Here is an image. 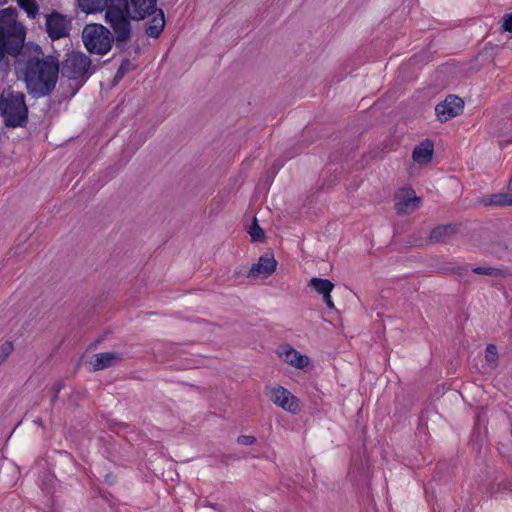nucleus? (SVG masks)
<instances>
[{
    "label": "nucleus",
    "mask_w": 512,
    "mask_h": 512,
    "mask_svg": "<svg viewBox=\"0 0 512 512\" xmlns=\"http://www.w3.org/2000/svg\"><path fill=\"white\" fill-rule=\"evenodd\" d=\"M276 265L275 258L272 255L265 254L259 258L257 263L253 264L249 276L266 278L275 271Z\"/></svg>",
    "instance_id": "obj_12"
},
{
    "label": "nucleus",
    "mask_w": 512,
    "mask_h": 512,
    "mask_svg": "<svg viewBox=\"0 0 512 512\" xmlns=\"http://www.w3.org/2000/svg\"><path fill=\"white\" fill-rule=\"evenodd\" d=\"M464 107L463 100L454 95L446 97L444 101L437 104L435 112L441 122H446L461 113Z\"/></svg>",
    "instance_id": "obj_8"
},
{
    "label": "nucleus",
    "mask_w": 512,
    "mask_h": 512,
    "mask_svg": "<svg viewBox=\"0 0 512 512\" xmlns=\"http://www.w3.org/2000/svg\"><path fill=\"white\" fill-rule=\"evenodd\" d=\"M472 271L476 274L487 275V276H505L507 273L502 269L495 267H487V266H478L472 269Z\"/></svg>",
    "instance_id": "obj_21"
},
{
    "label": "nucleus",
    "mask_w": 512,
    "mask_h": 512,
    "mask_svg": "<svg viewBox=\"0 0 512 512\" xmlns=\"http://www.w3.org/2000/svg\"><path fill=\"white\" fill-rule=\"evenodd\" d=\"M155 12L156 14L150 20L146 28V34L152 38H158L165 27L164 12L161 9H156Z\"/></svg>",
    "instance_id": "obj_14"
},
{
    "label": "nucleus",
    "mask_w": 512,
    "mask_h": 512,
    "mask_svg": "<svg viewBox=\"0 0 512 512\" xmlns=\"http://www.w3.org/2000/svg\"><path fill=\"white\" fill-rule=\"evenodd\" d=\"M455 233V227L452 225H442L435 227L430 233V240L432 242H444L446 239Z\"/></svg>",
    "instance_id": "obj_18"
},
{
    "label": "nucleus",
    "mask_w": 512,
    "mask_h": 512,
    "mask_svg": "<svg viewBox=\"0 0 512 512\" xmlns=\"http://www.w3.org/2000/svg\"><path fill=\"white\" fill-rule=\"evenodd\" d=\"M308 286L314 289L320 295H327L334 289V284L329 279L313 277L310 279Z\"/></svg>",
    "instance_id": "obj_17"
},
{
    "label": "nucleus",
    "mask_w": 512,
    "mask_h": 512,
    "mask_svg": "<svg viewBox=\"0 0 512 512\" xmlns=\"http://www.w3.org/2000/svg\"><path fill=\"white\" fill-rule=\"evenodd\" d=\"M278 354L285 363L296 369H304L310 363L307 355L301 354L289 345L280 347Z\"/></svg>",
    "instance_id": "obj_11"
},
{
    "label": "nucleus",
    "mask_w": 512,
    "mask_h": 512,
    "mask_svg": "<svg viewBox=\"0 0 512 512\" xmlns=\"http://www.w3.org/2000/svg\"><path fill=\"white\" fill-rule=\"evenodd\" d=\"M508 193H495L482 196L480 203L484 206L506 207L509 206Z\"/></svg>",
    "instance_id": "obj_16"
},
{
    "label": "nucleus",
    "mask_w": 512,
    "mask_h": 512,
    "mask_svg": "<svg viewBox=\"0 0 512 512\" xmlns=\"http://www.w3.org/2000/svg\"><path fill=\"white\" fill-rule=\"evenodd\" d=\"M18 5L23 9L27 16L34 19L39 13V6L35 0H17Z\"/></svg>",
    "instance_id": "obj_20"
},
{
    "label": "nucleus",
    "mask_w": 512,
    "mask_h": 512,
    "mask_svg": "<svg viewBox=\"0 0 512 512\" xmlns=\"http://www.w3.org/2000/svg\"><path fill=\"white\" fill-rule=\"evenodd\" d=\"M252 241H262L264 239V231L257 223V219L254 218L252 225L248 230Z\"/></svg>",
    "instance_id": "obj_23"
},
{
    "label": "nucleus",
    "mask_w": 512,
    "mask_h": 512,
    "mask_svg": "<svg viewBox=\"0 0 512 512\" xmlns=\"http://www.w3.org/2000/svg\"><path fill=\"white\" fill-rule=\"evenodd\" d=\"M14 350V345L11 341H6L0 346V364H2Z\"/></svg>",
    "instance_id": "obj_24"
},
{
    "label": "nucleus",
    "mask_w": 512,
    "mask_h": 512,
    "mask_svg": "<svg viewBox=\"0 0 512 512\" xmlns=\"http://www.w3.org/2000/svg\"><path fill=\"white\" fill-rule=\"evenodd\" d=\"M82 40L91 54L104 55L111 49V33L101 24H87L82 32Z\"/></svg>",
    "instance_id": "obj_4"
},
{
    "label": "nucleus",
    "mask_w": 512,
    "mask_h": 512,
    "mask_svg": "<svg viewBox=\"0 0 512 512\" xmlns=\"http://www.w3.org/2000/svg\"><path fill=\"white\" fill-rule=\"evenodd\" d=\"M86 13L101 11L106 7L105 21L112 28L117 42H126L131 35V23L128 11L124 8L107 5V0H78Z\"/></svg>",
    "instance_id": "obj_2"
},
{
    "label": "nucleus",
    "mask_w": 512,
    "mask_h": 512,
    "mask_svg": "<svg viewBox=\"0 0 512 512\" xmlns=\"http://www.w3.org/2000/svg\"><path fill=\"white\" fill-rule=\"evenodd\" d=\"M35 423H37L38 425H41L42 424V421L40 419H37L34 421Z\"/></svg>",
    "instance_id": "obj_33"
},
{
    "label": "nucleus",
    "mask_w": 512,
    "mask_h": 512,
    "mask_svg": "<svg viewBox=\"0 0 512 512\" xmlns=\"http://www.w3.org/2000/svg\"><path fill=\"white\" fill-rule=\"evenodd\" d=\"M0 116L6 127H25L28 123V107L21 92L3 91L0 95Z\"/></svg>",
    "instance_id": "obj_3"
},
{
    "label": "nucleus",
    "mask_w": 512,
    "mask_h": 512,
    "mask_svg": "<svg viewBox=\"0 0 512 512\" xmlns=\"http://www.w3.org/2000/svg\"><path fill=\"white\" fill-rule=\"evenodd\" d=\"M511 333H512V317H511Z\"/></svg>",
    "instance_id": "obj_34"
},
{
    "label": "nucleus",
    "mask_w": 512,
    "mask_h": 512,
    "mask_svg": "<svg viewBox=\"0 0 512 512\" xmlns=\"http://www.w3.org/2000/svg\"><path fill=\"white\" fill-rule=\"evenodd\" d=\"M205 506H208V507H211L213 509H216V505L215 504H212L210 502H208L207 504H205Z\"/></svg>",
    "instance_id": "obj_31"
},
{
    "label": "nucleus",
    "mask_w": 512,
    "mask_h": 512,
    "mask_svg": "<svg viewBox=\"0 0 512 512\" xmlns=\"http://www.w3.org/2000/svg\"><path fill=\"white\" fill-rule=\"evenodd\" d=\"M130 66V61L129 60H124L121 65L119 66L116 74H115V81L118 82L120 81L124 75L126 74V72L128 71V68Z\"/></svg>",
    "instance_id": "obj_25"
},
{
    "label": "nucleus",
    "mask_w": 512,
    "mask_h": 512,
    "mask_svg": "<svg viewBox=\"0 0 512 512\" xmlns=\"http://www.w3.org/2000/svg\"><path fill=\"white\" fill-rule=\"evenodd\" d=\"M322 297H323V301L326 304L328 309L332 310L335 308L332 297H331V293H328L327 295H323Z\"/></svg>",
    "instance_id": "obj_29"
},
{
    "label": "nucleus",
    "mask_w": 512,
    "mask_h": 512,
    "mask_svg": "<svg viewBox=\"0 0 512 512\" xmlns=\"http://www.w3.org/2000/svg\"><path fill=\"white\" fill-rule=\"evenodd\" d=\"M433 152L434 145L432 141L425 139L414 148L412 153L413 161L420 165H426L432 160Z\"/></svg>",
    "instance_id": "obj_13"
},
{
    "label": "nucleus",
    "mask_w": 512,
    "mask_h": 512,
    "mask_svg": "<svg viewBox=\"0 0 512 512\" xmlns=\"http://www.w3.org/2000/svg\"><path fill=\"white\" fill-rule=\"evenodd\" d=\"M14 37L21 42L24 41V26L16 21V11L8 7L0 10V38L8 39Z\"/></svg>",
    "instance_id": "obj_6"
},
{
    "label": "nucleus",
    "mask_w": 512,
    "mask_h": 512,
    "mask_svg": "<svg viewBox=\"0 0 512 512\" xmlns=\"http://www.w3.org/2000/svg\"><path fill=\"white\" fill-rule=\"evenodd\" d=\"M132 19H144L156 11V0H120Z\"/></svg>",
    "instance_id": "obj_9"
},
{
    "label": "nucleus",
    "mask_w": 512,
    "mask_h": 512,
    "mask_svg": "<svg viewBox=\"0 0 512 512\" xmlns=\"http://www.w3.org/2000/svg\"><path fill=\"white\" fill-rule=\"evenodd\" d=\"M485 360L491 368H495L498 363V351L494 344H488L485 351Z\"/></svg>",
    "instance_id": "obj_22"
},
{
    "label": "nucleus",
    "mask_w": 512,
    "mask_h": 512,
    "mask_svg": "<svg viewBox=\"0 0 512 512\" xmlns=\"http://www.w3.org/2000/svg\"><path fill=\"white\" fill-rule=\"evenodd\" d=\"M118 359L119 356L116 353H98L94 355V361L92 363L93 370L106 369L112 366Z\"/></svg>",
    "instance_id": "obj_15"
},
{
    "label": "nucleus",
    "mask_w": 512,
    "mask_h": 512,
    "mask_svg": "<svg viewBox=\"0 0 512 512\" xmlns=\"http://www.w3.org/2000/svg\"><path fill=\"white\" fill-rule=\"evenodd\" d=\"M501 27L504 31L512 33V13L503 16Z\"/></svg>",
    "instance_id": "obj_26"
},
{
    "label": "nucleus",
    "mask_w": 512,
    "mask_h": 512,
    "mask_svg": "<svg viewBox=\"0 0 512 512\" xmlns=\"http://www.w3.org/2000/svg\"><path fill=\"white\" fill-rule=\"evenodd\" d=\"M60 389H61V385H58V387L55 389L54 394L52 396V399H51L52 402H54L56 400L57 394L60 391Z\"/></svg>",
    "instance_id": "obj_30"
},
{
    "label": "nucleus",
    "mask_w": 512,
    "mask_h": 512,
    "mask_svg": "<svg viewBox=\"0 0 512 512\" xmlns=\"http://www.w3.org/2000/svg\"><path fill=\"white\" fill-rule=\"evenodd\" d=\"M421 203V198L417 196L408 197L403 200H399L396 203V210L399 214H407L412 211H414L416 208H418L419 204Z\"/></svg>",
    "instance_id": "obj_19"
},
{
    "label": "nucleus",
    "mask_w": 512,
    "mask_h": 512,
    "mask_svg": "<svg viewBox=\"0 0 512 512\" xmlns=\"http://www.w3.org/2000/svg\"><path fill=\"white\" fill-rule=\"evenodd\" d=\"M266 394L271 402L283 410L292 414L299 412L300 405L298 398L285 387L280 385L272 386L268 388Z\"/></svg>",
    "instance_id": "obj_7"
},
{
    "label": "nucleus",
    "mask_w": 512,
    "mask_h": 512,
    "mask_svg": "<svg viewBox=\"0 0 512 512\" xmlns=\"http://www.w3.org/2000/svg\"><path fill=\"white\" fill-rule=\"evenodd\" d=\"M509 198V206H512V193L510 194Z\"/></svg>",
    "instance_id": "obj_32"
},
{
    "label": "nucleus",
    "mask_w": 512,
    "mask_h": 512,
    "mask_svg": "<svg viewBox=\"0 0 512 512\" xmlns=\"http://www.w3.org/2000/svg\"><path fill=\"white\" fill-rule=\"evenodd\" d=\"M59 65L52 58H30L26 64L24 80L27 91L36 98L49 95L55 88Z\"/></svg>",
    "instance_id": "obj_1"
},
{
    "label": "nucleus",
    "mask_w": 512,
    "mask_h": 512,
    "mask_svg": "<svg viewBox=\"0 0 512 512\" xmlns=\"http://www.w3.org/2000/svg\"><path fill=\"white\" fill-rule=\"evenodd\" d=\"M90 66L91 60L88 56L82 52L72 51L66 54L62 63V74L69 79L79 80L83 85L89 77Z\"/></svg>",
    "instance_id": "obj_5"
},
{
    "label": "nucleus",
    "mask_w": 512,
    "mask_h": 512,
    "mask_svg": "<svg viewBox=\"0 0 512 512\" xmlns=\"http://www.w3.org/2000/svg\"><path fill=\"white\" fill-rule=\"evenodd\" d=\"M6 52H7V40L4 38H0V62L5 57Z\"/></svg>",
    "instance_id": "obj_28"
},
{
    "label": "nucleus",
    "mask_w": 512,
    "mask_h": 512,
    "mask_svg": "<svg viewBox=\"0 0 512 512\" xmlns=\"http://www.w3.org/2000/svg\"><path fill=\"white\" fill-rule=\"evenodd\" d=\"M256 441V438L252 435H241L238 437L237 442L240 445L249 446L254 444Z\"/></svg>",
    "instance_id": "obj_27"
},
{
    "label": "nucleus",
    "mask_w": 512,
    "mask_h": 512,
    "mask_svg": "<svg viewBox=\"0 0 512 512\" xmlns=\"http://www.w3.org/2000/svg\"><path fill=\"white\" fill-rule=\"evenodd\" d=\"M46 30L52 39H59L69 34L70 21L61 14L53 12L46 18Z\"/></svg>",
    "instance_id": "obj_10"
}]
</instances>
